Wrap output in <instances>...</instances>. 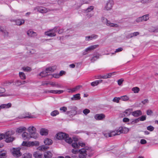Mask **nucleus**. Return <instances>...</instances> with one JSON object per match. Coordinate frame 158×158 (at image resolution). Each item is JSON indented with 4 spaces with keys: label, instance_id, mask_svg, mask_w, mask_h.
<instances>
[{
    "label": "nucleus",
    "instance_id": "1",
    "mask_svg": "<svg viewBox=\"0 0 158 158\" xmlns=\"http://www.w3.org/2000/svg\"><path fill=\"white\" fill-rule=\"evenodd\" d=\"M92 150L91 148L88 147H85L79 150V156L80 158H85L87 155L90 156L92 155Z\"/></svg>",
    "mask_w": 158,
    "mask_h": 158
},
{
    "label": "nucleus",
    "instance_id": "2",
    "mask_svg": "<svg viewBox=\"0 0 158 158\" xmlns=\"http://www.w3.org/2000/svg\"><path fill=\"white\" fill-rule=\"evenodd\" d=\"M56 137L58 139H64L66 142L69 143H71L73 141L72 139L69 137L68 135L64 133L60 132L57 134Z\"/></svg>",
    "mask_w": 158,
    "mask_h": 158
},
{
    "label": "nucleus",
    "instance_id": "3",
    "mask_svg": "<svg viewBox=\"0 0 158 158\" xmlns=\"http://www.w3.org/2000/svg\"><path fill=\"white\" fill-rule=\"evenodd\" d=\"M30 135L31 136L32 138L36 139L38 137V135L36 133V128L33 126L29 127L27 129Z\"/></svg>",
    "mask_w": 158,
    "mask_h": 158
},
{
    "label": "nucleus",
    "instance_id": "4",
    "mask_svg": "<svg viewBox=\"0 0 158 158\" xmlns=\"http://www.w3.org/2000/svg\"><path fill=\"white\" fill-rule=\"evenodd\" d=\"M102 20L103 23H105L106 25L108 26L115 28L119 27V25L118 24L111 23L110 21L108 20L107 19L104 17L102 18Z\"/></svg>",
    "mask_w": 158,
    "mask_h": 158
},
{
    "label": "nucleus",
    "instance_id": "5",
    "mask_svg": "<svg viewBox=\"0 0 158 158\" xmlns=\"http://www.w3.org/2000/svg\"><path fill=\"white\" fill-rule=\"evenodd\" d=\"M114 5V2L112 0H108L105 3L104 9L105 10H110Z\"/></svg>",
    "mask_w": 158,
    "mask_h": 158
},
{
    "label": "nucleus",
    "instance_id": "6",
    "mask_svg": "<svg viewBox=\"0 0 158 158\" xmlns=\"http://www.w3.org/2000/svg\"><path fill=\"white\" fill-rule=\"evenodd\" d=\"M58 27H55L53 29L50 30L49 31H46L45 32V35L50 37L55 36L56 34L55 32H56Z\"/></svg>",
    "mask_w": 158,
    "mask_h": 158
},
{
    "label": "nucleus",
    "instance_id": "7",
    "mask_svg": "<svg viewBox=\"0 0 158 158\" xmlns=\"http://www.w3.org/2000/svg\"><path fill=\"white\" fill-rule=\"evenodd\" d=\"M22 145L23 146L28 147H30L34 146H38L39 145V143L37 141L28 142L23 141Z\"/></svg>",
    "mask_w": 158,
    "mask_h": 158
},
{
    "label": "nucleus",
    "instance_id": "8",
    "mask_svg": "<svg viewBox=\"0 0 158 158\" xmlns=\"http://www.w3.org/2000/svg\"><path fill=\"white\" fill-rule=\"evenodd\" d=\"M129 131V129L126 127H120L118 130L115 131L116 135H118L121 133H127Z\"/></svg>",
    "mask_w": 158,
    "mask_h": 158
},
{
    "label": "nucleus",
    "instance_id": "9",
    "mask_svg": "<svg viewBox=\"0 0 158 158\" xmlns=\"http://www.w3.org/2000/svg\"><path fill=\"white\" fill-rule=\"evenodd\" d=\"M34 10H37V11L42 13H45L49 11V9L48 10L46 8L42 6H37L34 8Z\"/></svg>",
    "mask_w": 158,
    "mask_h": 158
},
{
    "label": "nucleus",
    "instance_id": "10",
    "mask_svg": "<svg viewBox=\"0 0 158 158\" xmlns=\"http://www.w3.org/2000/svg\"><path fill=\"white\" fill-rule=\"evenodd\" d=\"M149 19V15L147 14L137 18L136 21L137 23H139L143 21H146Z\"/></svg>",
    "mask_w": 158,
    "mask_h": 158
},
{
    "label": "nucleus",
    "instance_id": "11",
    "mask_svg": "<svg viewBox=\"0 0 158 158\" xmlns=\"http://www.w3.org/2000/svg\"><path fill=\"white\" fill-rule=\"evenodd\" d=\"M98 47V45H95L87 48L85 50V52H83V55H86L87 54V52L90 51L92 50H94V49L97 48Z\"/></svg>",
    "mask_w": 158,
    "mask_h": 158
},
{
    "label": "nucleus",
    "instance_id": "12",
    "mask_svg": "<svg viewBox=\"0 0 158 158\" xmlns=\"http://www.w3.org/2000/svg\"><path fill=\"white\" fill-rule=\"evenodd\" d=\"M27 35L31 37H34L37 35L36 32L34 31L31 29H30L27 31Z\"/></svg>",
    "mask_w": 158,
    "mask_h": 158
},
{
    "label": "nucleus",
    "instance_id": "13",
    "mask_svg": "<svg viewBox=\"0 0 158 158\" xmlns=\"http://www.w3.org/2000/svg\"><path fill=\"white\" fill-rule=\"evenodd\" d=\"M12 154L14 156L16 157H19L21 155L20 149L19 148H14L12 152Z\"/></svg>",
    "mask_w": 158,
    "mask_h": 158
},
{
    "label": "nucleus",
    "instance_id": "14",
    "mask_svg": "<svg viewBox=\"0 0 158 158\" xmlns=\"http://www.w3.org/2000/svg\"><path fill=\"white\" fill-rule=\"evenodd\" d=\"M22 137L25 140H28L30 138H32L31 136L27 132H25L22 134Z\"/></svg>",
    "mask_w": 158,
    "mask_h": 158
},
{
    "label": "nucleus",
    "instance_id": "15",
    "mask_svg": "<svg viewBox=\"0 0 158 158\" xmlns=\"http://www.w3.org/2000/svg\"><path fill=\"white\" fill-rule=\"evenodd\" d=\"M52 155V153L51 152L47 151L44 153L43 158H51Z\"/></svg>",
    "mask_w": 158,
    "mask_h": 158
},
{
    "label": "nucleus",
    "instance_id": "16",
    "mask_svg": "<svg viewBox=\"0 0 158 158\" xmlns=\"http://www.w3.org/2000/svg\"><path fill=\"white\" fill-rule=\"evenodd\" d=\"M105 115L102 114H96L94 116V118L97 120H102L105 118Z\"/></svg>",
    "mask_w": 158,
    "mask_h": 158
},
{
    "label": "nucleus",
    "instance_id": "17",
    "mask_svg": "<svg viewBox=\"0 0 158 158\" xmlns=\"http://www.w3.org/2000/svg\"><path fill=\"white\" fill-rule=\"evenodd\" d=\"M49 84L52 87H55L57 88H60L62 87V86L61 84L56 82H50Z\"/></svg>",
    "mask_w": 158,
    "mask_h": 158
},
{
    "label": "nucleus",
    "instance_id": "18",
    "mask_svg": "<svg viewBox=\"0 0 158 158\" xmlns=\"http://www.w3.org/2000/svg\"><path fill=\"white\" fill-rule=\"evenodd\" d=\"M132 115L135 117H138L142 114V112L140 110H137L131 113Z\"/></svg>",
    "mask_w": 158,
    "mask_h": 158
},
{
    "label": "nucleus",
    "instance_id": "19",
    "mask_svg": "<svg viewBox=\"0 0 158 158\" xmlns=\"http://www.w3.org/2000/svg\"><path fill=\"white\" fill-rule=\"evenodd\" d=\"M98 36L96 35L93 34L90 36H89L85 37V40L87 41H89L93 39H95L97 38Z\"/></svg>",
    "mask_w": 158,
    "mask_h": 158
},
{
    "label": "nucleus",
    "instance_id": "20",
    "mask_svg": "<svg viewBox=\"0 0 158 158\" xmlns=\"http://www.w3.org/2000/svg\"><path fill=\"white\" fill-rule=\"evenodd\" d=\"M115 72H114L111 73H110L106 74L105 75H103L101 77V78L103 79H107L111 77L112 75H113Z\"/></svg>",
    "mask_w": 158,
    "mask_h": 158
},
{
    "label": "nucleus",
    "instance_id": "21",
    "mask_svg": "<svg viewBox=\"0 0 158 158\" xmlns=\"http://www.w3.org/2000/svg\"><path fill=\"white\" fill-rule=\"evenodd\" d=\"M15 23L16 25L20 26L24 23V20L23 19H18L15 20Z\"/></svg>",
    "mask_w": 158,
    "mask_h": 158
},
{
    "label": "nucleus",
    "instance_id": "22",
    "mask_svg": "<svg viewBox=\"0 0 158 158\" xmlns=\"http://www.w3.org/2000/svg\"><path fill=\"white\" fill-rule=\"evenodd\" d=\"M115 133V131H114L111 132L110 133L104 134V135L106 137H110L116 135V134Z\"/></svg>",
    "mask_w": 158,
    "mask_h": 158
},
{
    "label": "nucleus",
    "instance_id": "23",
    "mask_svg": "<svg viewBox=\"0 0 158 158\" xmlns=\"http://www.w3.org/2000/svg\"><path fill=\"white\" fill-rule=\"evenodd\" d=\"M14 134V132L11 131H9L6 132L4 135V138L6 139V138L10 137L11 136Z\"/></svg>",
    "mask_w": 158,
    "mask_h": 158
},
{
    "label": "nucleus",
    "instance_id": "24",
    "mask_svg": "<svg viewBox=\"0 0 158 158\" xmlns=\"http://www.w3.org/2000/svg\"><path fill=\"white\" fill-rule=\"evenodd\" d=\"M49 93L56 94H60L63 93L64 91L62 90H49Z\"/></svg>",
    "mask_w": 158,
    "mask_h": 158
},
{
    "label": "nucleus",
    "instance_id": "25",
    "mask_svg": "<svg viewBox=\"0 0 158 158\" xmlns=\"http://www.w3.org/2000/svg\"><path fill=\"white\" fill-rule=\"evenodd\" d=\"M56 69V66H52L51 67H49L46 69L45 70L47 72H48V73L50 72H52L54 71Z\"/></svg>",
    "mask_w": 158,
    "mask_h": 158
},
{
    "label": "nucleus",
    "instance_id": "26",
    "mask_svg": "<svg viewBox=\"0 0 158 158\" xmlns=\"http://www.w3.org/2000/svg\"><path fill=\"white\" fill-rule=\"evenodd\" d=\"M40 133L41 135H46L48 134V131L45 129L42 128L40 130Z\"/></svg>",
    "mask_w": 158,
    "mask_h": 158
},
{
    "label": "nucleus",
    "instance_id": "27",
    "mask_svg": "<svg viewBox=\"0 0 158 158\" xmlns=\"http://www.w3.org/2000/svg\"><path fill=\"white\" fill-rule=\"evenodd\" d=\"M26 130L27 129L26 127H20L16 129V132L18 133H21L26 131Z\"/></svg>",
    "mask_w": 158,
    "mask_h": 158
},
{
    "label": "nucleus",
    "instance_id": "28",
    "mask_svg": "<svg viewBox=\"0 0 158 158\" xmlns=\"http://www.w3.org/2000/svg\"><path fill=\"white\" fill-rule=\"evenodd\" d=\"M44 143L45 145H49L52 144V141L50 139L46 138L44 140Z\"/></svg>",
    "mask_w": 158,
    "mask_h": 158
},
{
    "label": "nucleus",
    "instance_id": "29",
    "mask_svg": "<svg viewBox=\"0 0 158 158\" xmlns=\"http://www.w3.org/2000/svg\"><path fill=\"white\" fill-rule=\"evenodd\" d=\"M33 156L35 158H42L43 157V154L39 152H36L34 153Z\"/></svg>",
    "mask_w": 158,
    "mask_h": 158
},
{
    "label": "nucleus",
    "instance_id": "30",
    "mask_svg": "<svg viewBox=\"0 0 158 158\" xmlns=\"http://www.w3.org/2000/svg\"><path fill=\"white\" fill-rule=\"evenodd\" d=\"M49 148V147L47 146L43 145L39 146L38 148V149L40 151H44L48 149Z\"/></svg>",
    "mask_w": 158,
    "mask_h": 158
},
{
    "label": "nucleus",
    "instance_id": "31",
    "mask_svg": "<svg viewBox=\"0 0 158 158\" xmlns=\"http://www.w3.org/2000/svg\"><path fill=\"white\" fill-rule=\"evenodd\" d=\"M80 98V94H77L73 95V97L71 98V99L72 100H79Z\"/></svg>",
    "mask_w": 158,
    "mask_h": 158
},
{
    "label": "nucleus",
    "instance_id": "32",
    "mask_svg": "<svg viewBox=\"0 0 158 158\" xmlns=\"http://www.w3.org/2000/svg\"><path fill=\"white\" fill-rule=\"evenodd\" d=\"M0 31L3 33V35L5 37H8L9 36V33L6 30H4L3 28H0Z\"/></svg>",
    "mask_w": 158,
    "mask_h": 158
},
{
    "label": "nucleus",
    "instance_id": "33",
    "mask_svg": "<svg viewBox=\"0 0 158 158\" xmlns=\"http://www.w3.org/2000/svg\"><path fill=\"white\" fill-rule=\"evenodd\" d=\"M11 106V103H8L7 104H2L1 106V109L3 108H8L10 107Z\"/></svg>",
    "mask_w": 158,
    "mask_h": 158
},
{
    "label": "nucleus",
    "instance_id": "34",
    "mask_svg": "<svg viewBox=\"0 0 158 158\" xmlns=\"http://www.w3.org/2000/svg\"><path fill=\"white\" fill-rule=\"evenodd\" d=\"M102 81V80H99L95 81L91 83V85L93 86L98 85L99 83H101Z\"/></svg>",
    "mask_w": 158,
    "mask_h": 158
},
{
    "label": "nucleus",
    "instance_id": "35",
    "mask_svg": "<svg viewBox=\"0 0 158 158\" xmlns=\"http://www.w3.org/2000/svg\"><path fill=\"white\" fill-rule=\"evenodd\" d=\"M48 72H47L46 70L41 72L39 74V76H41V77H45L48 75Z\"/></svg>",
    "mask_w": 158,
    "mask_h": 158
},
{
    "label": "nucleus",
    "instance_id": "36",
    "mask_svg": "<svg viewBox=\"0 0 158 158\" xmlns=\"http://www.w3.org/2000/svg\"><path fill=\"white\" fill-rule=\"evenodd\" d=\"M19 75L20 78L22 80H24L26 78V76L25 73L22 72L19 73Z\"/></svg>",
    "mask_w": 158,
    "mask_h": 158
},
{
    "label": "nucleus",
    "instance_id": "37",
    "mask_svg": "<svg viewBox=\"0 0 158 158\" xmlns=\"http://www.w3.org/2000/svg\"><path fill=\"white\" fill-rule=\"evenodd\" d=\"M132 109H128L126 110L124 112L125 115L126 116H129L132 113Z\"/></svg>",
    "mask_w": 158,
    "mask_h": 158
},
{
    "label": "nucleus",
    "instance_id": "38",
    "mask_svg": "<svg viewBox=\"0 0 158 158\" xmlns=\"http://www.w3.org/2000/svg\"><path fill=\"white\" fill-rule=\"evenodd\" d=\"M15 139V138L13 137H9L8 138H6L5 140V141L7 143H9Z\"/></svg>",
    "mask_w": 158,
    "mask_h": 158
},
{
    "label": "nucleus",
    "instance_id": "39",
    "mask_svg": "<svg viewBox=\"0 0 158 158\" xmlns=\"http://www.w3.org/2000/svg\"><path fill=\"white\" fill-rule=\"evenodd\" d=\"M22 69L25 72H30L31 70V67L27 66L23 67L22 68Z\"/></svg>",
    "mask_w": 158,
    "mask_h": 158
},
{
    "label": "nucleus",
    "instance_id": "40",
    "mask_svg": "<svg viewBox=\"0 0 158 158\" xmlns=\"http://www.w3.org/2000/svg\"><path fill=\"white\" fill-rule=\"evenodd\" d=\"M32 155L31 154L26 153L23 155V158H31Z\"/></svg>",
    "mask_w": 158,
    "mask_h": 158
},
{
    "label": "nucleus",
    "instance_id": "41",
    "mask_svg": "<svg viewBox=\"0 0 158 158\" xmlns=\"http://www.w3.org/2000/svg\"><path fill=\"white\" fill-rule=\"evenodd\" d=\"M129 97L126 95L120 97V99L122 100L126 101L129 100Z\"/></svg>",
    "mask_w": 158,
    "mask_h": 158
},
{
    "label": "nucleus",
    "instance_id": "42",
    "mask_svg": "<svg viewBox=\"0 0 158 158\" xmlns=\"http://www.w3.org/2000/svg\"><path fill=\"white\" fill-rule=\"evenodd\" d=\"M14 85L16 86H19L22 85L21 81L20 80H17L14 82Z\"/></svg>",
    "mask_w": 158,
    "mask_h": 158
},
{
    "label": "nucleus",
    "instance_id": "43",
    "mask_svg": "<svg viewBox=\"0 0 158 158\" xmlns=\"http://www.w3.org/2000/svg\"><path fill=\"white\" fill-rule=\"evenodd\" d=\"M59 113L58 111L57 110H55L52 111L51 113V115L52 116H55L59 114Z\"/></svg>",
    "mask_w": 158,
    "mask_h": 158
},
{
    "label": "nucleus",
    "instance_id": "44",
    "mask_svg": "<svg viewBox=\"0 0 158 158\" xmlns=\"http://www.w3.org/2000/svg\"><path fill=\"white\" fill-rule=\"evenodd\" d=\"M139 34V33L138 32H135L131 33L129 35L130 38L133 37L135 36H136Z\"/></svg>",
    "mask_w": 158,
    "mask_h": 158
},
{
    "label": "nucleus",
    "instance_id": "45",
    "mask_svg": "<svg viewBox=\"0 0 158 158\" xmlns=\"http://www.w3.org/2000/svg\"><path fill=\"white\" fill-rule=\"evenodd\" d=\"M94 9V7L93 6H91L88 7L87 9H86L85 11L86 12H90L92 10H93Z\"/></svg>",
    "mask_w": 158,
    "mask_h": 158
},
{
    "label": "nucleus",
    "instance_id": "46",
    "mask_svg": "<svg viewBox=\"0 0 158 158\" xmlns=\"http://www.w3.org/2000/svg\"><path fill=\"white\" fill-rule=\"evenodd\" d=\"M132 90L134 92V93H138L139 91V89L138 87H135L132 88Z\"/></svg>",
    "mask_w": 158,
    "mask_h": 158
},
{
    "label": "nucleus",
    "instance_id": "47",
    "mask_svg": "<svg viewBox=\"0 0 158 158\" xmlns=\"http://www.w3.org/2000/svg\"><path fill=\"white\" fill-rule=\"evenodd\" d=\"M90 110L87 109H84L83 111V113L85 115H87L89 113Z\"/></svg>",
    "mask_w": 158,
    "mask_h": 158
},
{
    "label": "nucleus",
    "instance_id": "48",
    "mask_svg": "<svg viewBox=\"0 0 158 158\" xmlns=\"http://www.w3.org/2000/svg\"><path fill=\"white\" fill-rule=\"evenodd\" d=\"M101 56V54L98 52H96L94 54V57L96 58V59H98L99 58V57Z\"/></svg>",
    "mask_w": 158,
    "mask_h": 158
},
{
    "label": "nucleus",
    "instance_id": "49",
    "mask_svg": "<svg viewBox=\"0 0 158 158\" xmlns=\"http://www.w3.org/2000/svg\"><path fill=\"white\" fill-rule=\"evenodd\" d=\"M120 99V98L115 97L113 99L112 101L114 102L118 103Z\"/></svg>",
    "mask_w": 158,
    "mask_h": 158
},
{
    "label": "nucleus",
    "instance_id": "50",
    "mask_svg": "<svg viewBox=\"0 0 158 158\" xmlns=\"http://www.w3.org/2000/svg\"><path fill=\"white\" fill-rule=\"evenodd\" d=\"M27 115L24 117H23L22 118H33V117L29 113H26Z\"/></svg>",
    "mask_w": 158,
    "mask_h": 158
},
{
    "label": "nucleus",
    "instance_id": "51",
    "mask_svg": "<svg viewBox=\"0 0 158 158\" xmlns=\"http://www.w3.org/2000/svg\"><path fill=\"white\" fill-rule=\"evenodd\" d=\"M146 115H143L139 118V121H143L146 119Z\"/></svg>",
    "mask_w": 158,
    "mask_h": 158
},
{
    "label": "nucleus",
    "instance_id": "52",
    "mask_svg": "<svg viewBox=\"0 0 158 158\" xmlns=\"http://www.w3.org/2000/svg\"><path fill=\"white\" fill-rule=\"evenodd\" d=\"M72 146L73 147L75 148H78V143H76L75 142L73 143Z\"/></svg>",
    "mask_w": 158,
    "mask_h": 158
},
{
    "label": "nucleus",
    "instance_id": "53",
    "mask_svg": "<svg viewBox=\"0 0 158 158\" xmlns=\"http://www.w3.org/2000/svg\"><path fill=\"white\" fill-rule=\"evenodd\" d=\"M124 81V79L123 78H121L118 81V85H120L122 84Z\"/></svg>",
    "mask_w": 158,
    "mask_h": 158
},
{
    "label": "nucleus",
    "instance_id": "54",
    "mask_svg": "<svg viewBox=\"0 0 158 158\" xmlns=\"http://www.w3.org/2000/svg\"><path fill=\"white\" fill-rule=\"evenodd\" d=\"M6 152L2 153L0 154V158H6Z\"/></svg>",
    "mask_w": 158,
    "mask_h": 158
},
{
    "label": "nucleus",
    "instance_id": "55",
    "mask_svg": "<svg viewBox=\"0 0 158 158\" xmlns=\"http://www.w3.org/2000/svg\"><path fill=\"white\" fill-rule=\"evenodd\" d=\"M147 129L150 131H152L154 129V127L152 126H149L147 127Z\"/></svg>",
    "mask_w": 158,
    "mask_h": 158
},
{
    "label": "nucleus",
    "instance_id": "56",
    "mask_svg": "<svg viewBox=\"0 0 158 158\" xmlns=\"http://www.w3.org/2000/svg\"><path fill=\"white\" fill-rule=\"evenodd\" d=\"M5 91V89L4 88L0 86V94L4 93Z\"/></svg>",
    "mask_w": 158,
    "mask_h": 158
},
{
    "label": "nucleus",
    "instance_id": "57",
    "mask_svg": "<svg viewBox=\"0 0 158 158\" xmlns=\"http://www.w3.org/2000/svg\"><path fill=\"white\" fill-rule=\"evenodd\" d=\"M151 0H141V2L143 4H147L150 2Z\"/></svg>",
    "mask_w": 158,
    "mask_h": 158
},
{
    "label": "nucleus",
    "instance_id": "58",
    "mask_svg": "<svg viewBox=\"0 0 158 158\" xmlns=\"http://www.w3.org/2000/svg\"><path fill=\"white\" fill-rule=\"evenodd\" d=\"M60 110L62 111L63 112H65L67 110V108L63 106L60 108Z\"/></svg>",
    "mask_w": 158,
    "mask_h": 158
},
{
    "label": "nucleus",
    "instance_id": "59",
    "mask_svg": "<svg viewBox=\"0 0 158 158\" xmlns=\"http://www.w3.org/2000/svg\"><path fill=\"white\" fill-rule=\"evenodd\" d=\"M139 121V119L138 118L135 119L132 121L131 122V123L132 124H134L138 122Z\"/></svg>",
    "mask_w": 158,
    "mask_h": 158
},
{
    "label": "nucleus",
    "instance_id": "60",
    "mask_svg": "<svg viewBox=\"0 0 158 158\" xmlns=\"http://www.w3.org/2000/svg\"><path fill=\"white\" fill-rule=\"evenodd\" d=\"M123 50V48H119L116 49L115 51V52H117L122 51Z\"/></svg>",
    "mask_w": 158,
    "mask_h": 158
},
{
    "label": "nucleus",
    "instance_id": "61",
    "mask_svg": "<svg viewBox=\"0 0 158 158\" xmlns=\"http://www.w3.org/2000/svg\"><path fill=\"white\" fill-rule=\"evenodd\" d=\"M140 143L141 144H145L147 143V141L144 139H141Z\"/></svg>",
    "mask_w": 158,
    "mask_h": 158
},
{
    "label": "nucleus",
    "instance_id": "62",
    "mask_svg": "<svg viewBox=\"0 0 158 158\" xmlns=\"http://www.w3.org/2000/svg\"><path fill=\"white\" fill-rule=\"evenodd\" d=\"M79 152V150L78 151L77 150H76L74 149H73L72 150V153L74 154H76L78 153Z\"/></svg>",
    "mask_w": 158,
    "mask_h": 158
},
{
    "label": "nucleus",
    "instance_id": "63",
    "mask_svg": "<svg viewBox=\"0 0 158 158\" xmlns=\"http://www.w3.org/2000/svg\"><path fill=\"white\" fill-rule=\"evenodd\" d=\"M78 144L79 145L78 148L80 146L83 147L85 146V144L83 143L79 142L78 143Z\"/></svg>",
    "mask_w": 158,
    "mask_h": 158
},
{
    "label": "nucleus",
    "instance_id": "64",
    "mask_svg": "<svg viewBox=\"0 0 158 158\" xmlns=\"http://www.w3.org/2000/svg\"><path fill=\"white\" fill-rule=\"evenodd\" d=\"M152 113H153V112L152 110H148L147 111V114L148 115H151L152 114Z\"/></svg>",
    "mask_w": 158,
    "mask_h": 158
}]
</instances>
